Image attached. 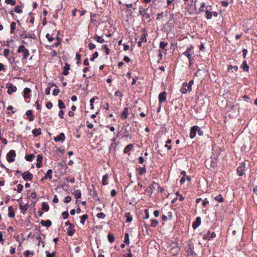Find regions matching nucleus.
Wrapping results in <instances>:
<instances>
[{
  "instance_id": "obj_1",
  "label": "nucleus",
  "mask_w": 257,
  "mask_h": 257,
  "mask_svg": "<svg viewBox=\"0 0 257 257\" xmlns=\"http://www.w3.org/2000/svg\"><path fill=\"white\" fill-rule=\"evenodd\" d=\"M205 7V4L204 2L196 1L195 3V8L197 13H201L204 11Z\"/></svg>"
},
{
  "instance_id": "obj_2",
  "label": "nucleus",
  "mask_w": 257,
  "mask_h": 257,
  "mask_svg": "<svg viewBox=\"0 0 257 257\" xmlns=\"http://www.w3.org/2000/svg\"><path fill=\"white\" fill-rule=\"evenodd\" d=\"M197 132L199 136L202 135V132L201 131L200 128L198 126H194L192 127L191 129L190 134V138H194L196 136Z\"/></svg>"
},
{
  "instance_id": "obj_3",
  "label": "nucleus",
  "mask_w": 257,
  "mask_h": 257,
  "mask_svg": "<svg viewBox=\"0 0 257 257\" xmlns=\"http://www.w3.org/2000/svg\"><path fill=\"white\" fill-rule=\"evenodd\" d=\"M19 53H22L23 56V59H26L29 56V53L28 50L25 48L24 46H20L18 50Z\"/></svg>"
},
{
  "instance_id": "obj_4",
  "label": "nucleus",
  "mask_w": 257,
  "mask_h": 257,
  "mask_svg": "<svg viewBox=\"0 0 257 257\" xmlns=\"http://www.w3.org/2000/svg\"><path fill=\"white\" fill-rule=\"evenodd\" d=\"M16 154L14 150H11L7 154V160L9 162H12L15 160Z\"/></svg>"
},
{
  "instance_id": "obj_5",
  "label": "nucleus",
  "mask_w": 257,
  "mask_h": 257,
  "mask_svg": "<svg viewBox=\"0 0 257 257\" xmlns=\"http://www.w3.org/2000/svg\"><path fill=\"white\" fill-rule=\"evenodd\" d=\"M208 7H206V10L205 11L206 13V17L207 19H211L212 16L214 17H216L218 16V13L215 12H210L209 10H208Z\"/></svg>"
},
{
  "instance_id": "obj_6",
  "label": "nucleus",
  "mask_w": 257,
  "mask_h": 257,
  "mask_svg": "<svg viewBox=\"0 0 257 257\" xmlns=\"http://www.w3.org/2000/svg\"><path fill=\"white\" fill-rule=\"evenodd\" d=\"M6 87L8 88V93L9 94H11L13 92H15L17 90L16 87L11 83L7 84Z\"/></svg>"
},
{
  "instance_id": "obj_7",
  "label": "nucleus",
  "mask_w": 257,
  "mask_h": 257,
  "mask_svg": "<svg viewBox=\"0 0 257 257\" xmlns=\"http://www.w3.org/2000/svg\"><path fill=\"white\" fill-rule=\"evenodd\" d=\"M245 168V163H242L241 165L237 169V173L238 175L241 176L243 174V171Z\"/></svg>"
},
{
  "instance_id": "obj_8",
  "label": "nucleus",
  "mask_w": 257,
  "mask_h": 257,
  "mask_svg": "<svg viewBox=\"0 0 257 257\" xmlns=\"http://www.w3.org/2000/svg\"><path fill=\"white\" fill-rule=\"evenodd\" d=\"M22 177L25 180H31L33 179V175L29 172H25L22 174Z\"/></svg>"
},
{
  "instance_id": "obj_9",
  "label": "nucleus",
  "mask_w": 257,
  "mask_h": 257,
  "mask_svg": "<svg viewBox=\"0 0 257 257\" xmlns=\"http://www.w3.org/2000/svg\"><path fill=\"white\" fill-rule=\"evenodd\" d=\"M166 100V93L164 91L161 93L159 95V100L160 103L165 101Z\"/></svg>"
},
{
  "instance_id": "obj_10",
  "label": "nucleus",
  "mask_w": 257,
  "mask_h": 257,
  "mask_svg": "<svg viewBox=\"0 0 257 257\" xmlns=\"http://www.w3.org/2000/svg\"><path fill=\"white\" fill-rule=\"evenodd\" d=\"M65 139V135L64 133H61L58 136L54 138V140L56 142L62 141L63 142Z\"/></svg>"
},
{
  "instance_id": "obj_11",
  "label": "nucleus",
  "mask_w": 257,
  "mask_h": 257,
  "mask_svg": "<svg viewBox=\"0 0 257 257\" xmlns=\"http://www.w3.org/2000/svg\"><path fill=\"white\" fill-rule=\"evenodd\" d=\"M201 223V218L200 217H197L196 219L195 222H194L192 224V227L193 229H196L197 228Z\"/></svg>"
},
{
  "instance_id": "obj_12",
  "label": "nucleus",
  "mask_w": 257,
  "mask_h": 257,
  "mask_svg": "<svg viewBox=\"0 0 257 257\" xmlns=\"http://www.w3.org/2000/svg\"><path fill=\"white\" fill-rule=\"evenodd\" d=\"M75 232V230L74 229V225H70V226L67 229V233L69 235L72 236Z\"/></svg>"
},
{
  "instance_id": "obj_13",
  "label": "nucleus",
  "mask_w": 257,
  "mask_h": 257,
  "mask_svg": "<svg viewBox=\"0 0 257 257\" xmlns=\"http://www.w3.org/2000/svg\"><path fill=\"white\" fill-rule=\"evenodd\" d=\"M31 90L28 88H26L24 90V96L25 98H28L30 97V93Z\"/></svg>"
},
{
  "instance_id": "obj_14",
  "label": "nucleus",
  "mask_w": 257,
  "mask_h": 257,
  "mask_svg": "<svg viewBox=\"0 0 257 257\" xmlns=\"http://www.w3.org/2000/svg\"><path fill=\"white\" fill-rule=\"evenodd\" d=\"M52 171L51 169H49L47 172L45 177L42 178V180L43 181L44 179H47V178H49L50 179H51L52 178Z\"/></svg>"
},
{
  "instance_id": "obj_15",
  "label": "nucleus",
  "mask_w": 257,
  "mask_h": 257,
  "mask_svg": "<svg viewBox=\"0 0 257 257\" xmlns=\"http://www.w3.org/2000/svg\"><path fill=\"white\" fill-rule=\"evenodd\" d=\"M128 114V108L125 107L124 108L123 112H122L120 117L122 119H125L127 117Z\"/></svg>"
},
{
  "instance_id": "obj_16",
  "label": "nucleus",
  "mask_w": 257,
  "mask_h": 257,
  "mask_svg": "<svg viewBox=\"0 0 257 257\" xmlns=\"http://www.w3.org/2000/svg\"><path fill=\"white\" fill-rule=\"evenodd\" d=\"M193 84V81L190 80L188 84L187 83H184V86L187 87L188 90H189V91H191V86L192 84Z\"/></svg>"
},
{
  "instance_id": "obj_17",
  "label": "nucleus",
  "mask_w": 257,
  "mask_h": 257,
  "mask_svg": "<svg viewBox=\"0 0 257 257\" xmlns=\"http://www.w3.org/2000/svg\"><path fill=\"white\" fill-rule=\"evenodd\" d=\"M191 48H188L184 53L185 55L187 56V57L188 58V59H189V60L190 61H191Z\"/></svg>"
},
{
  "instance_id": "obj_18",
  "label": "nucleus",
  "mask_w": 257,
  "mask_h": 257,
  "mask_svg": "<svg viewBox=\"0 0 257 257\" xmlns=\"http://www.w3.org/2000/svg\"><path fill=\"white\" fill-rule=\"evenodd\" d=\"M43 226L49 227L51 225V222L50 220H42L41 222Z\"/></svg>"
},
{
  "instance_id": "obj_19",
  "label": "nucleus",
  "mask_w": 257,
  "mask_h": 257,
  "mask_svg": "<svg viewBox=\"0 0 257 257\" xmlns=\"http://www.w3.org/2000/svg\"><path fill=\"white\" fill-rule=\"evenodd\" d=\"M133 147L134 146L133 144H130L127 145L124 150V153H127L128 152H130L131 150L133 149Z\"/></svg>"
},
{
  "instance_id": "obj_20",
  "label": "nucleus",
  "mask_w": 257,
  "mask_h": 257,
  "mask_svg": "<svg viewBox=\"0 0 257 257\" xmlns=\"http://www.w3.org/2000/svg\"><path fill=\"white\" fill-rule=\"evenodd\" d=\"M94 39L95 41H96L97 42L99 43H102L104 42V40L102 39V37L98 36H95L94 37Z\"/></svg>"
},
{
  "instance_id": "obj_21",
  "label": "nucleus",
  "mask_w": 257,
  "mask_h": 257,
  "mask_svg": "<svg viewBox=\"0 0 257 257\" xmlns=\"http://www.w3.org/2000/svg\"><path fill=\"white\" fill-rule=\"evenodd\" d=\"M241 67L243 69V70L245 71H248V66L247 64V63L245 61H244L243 62V63L241 65Z\"/></svg>"
},
{
  "instance_id": "obj_22",
  "label": "nucleus",
  "mask_w": 257,
  "mask_h": 257,
  "mask_svg": "<svg viewBox=\"0 0 257 257\" xmlns=\"http://www.w3.org/2000/svg\"><path fill=\"white\" fill-rule=\"evenodd\" d=\"M70 66L66 63L65 66L64 67V71L63 74L64 75H67L68 74V70L69 69Z\"/></svg>"
},
{
  "instance_id": "obj_23",
  "label": "nucleus",
  "mask_w": 257,
  "mask_h": 257,
  "mask_svg": "<svg viewBox=\"0 0 257 257\" xmlns=\"http://www.w3.org/2000/svg\"><path fill=\"white\" fill-rule=\"evenodd\" d=\"M73 194H74V195L75 198H76V199H78L81 197V192L79 190L75 191L73 193Z\"/></svg>"
},
{
  "instance_id": "obj_24",
  "label": "nucleus",
  "mask_w": 257,
  "mask_h": 257,
  "mask_svg": "<svg viewBox=\"0 0 257 257\" xmlns=\"http://www.w3.org/2000/svg\"><path fill=\"white\" fill-rule=\"evenodd\" d=\"M108 178V176L107 174L104 175L102 177V183L103 185H105L107 184V180Z\"/></svg>"
},
{
  "instance_id": "obj_25",
  "label": "nucleus",
  "mask_w": 257,
  "mask_h": 257,
  "mask_svg": "<svg viewBox=\"0 0 257 257\" xmlns=\"http://www.w3.org/2000/svg\"><path fill=\"white\" fill-rule=\"evenodd\" d=\"M33 134L35 137L38 136L41 133V129H35L33 131Z\"/></svg>"
},
{
  "instance_id": "obj_26",
  "label": "nucleus",
  "mask_w": 257,
  "mask_h": 257,
  "mask_svg": "<svg viewBox=\"0 0 257 257\" xmlns=\"http://www.w3.org/2000/svg\"><path fill=\"white\" fill-rule=\"evenodd\" d=\"M215 199L219 202H222L224 201L223 198L220 194L216 196Z\"/></svg>"
},
{
  "instance_id": "obj_27",
  "label": "nucleus",
  "mask_w": 257,
  "mask_h": 257,
  "mask_svg": "<svg viewBox=\"0 0 257 257\" xmlns=\"http://www.w3.org/2000/svg\"><path fill=\"white\" fill-rule=\"evenodd\" d=\"M26 114L29 116V119L30 121H32L33 120V118L32 117V111L30 110H28L26 112Z\"/></svg>"
},
{
  "instance_id": "obj_28",
  "label": "nucleus",
  "mask_w": 257,
  "mask_h": 257,
  "mask_svg": "<svg viewBox=\"0 0 257 257\" xmlns=\"http://www.w3.org/2000/svg\"><path fill=\"white\" fill-rule=\"evenodd\" d=\"M180 91L183 94H185L187 92V91H189L187 87L184 86V83L183 84L182 87H181L180 89Z\"/></svg>"
},
{
  "instance_id": "obj_29",
  "label": "nucleus",
  "mask_w": 257,
  "mask_h": 257,
  "mask_svg": "<svg viewBox=\"0 0 257 257\" xmlns=\"http://www.w3.org/2000/svg\"><path fill=\"white\" fill-rule=\"evenodd\" d=\"M20 209L24 212H25L28 208V204H26L25 205H23L22 204H20Z\"/></svg>"
},
{
  "instance_id": "obj_30",
  "label": "nucleus",
  "mask_w": 257,
  "mask_h": 257,
  "mask_svg": "<svg viewBox=\"0 0 257 257\" xmlns=\"http://www.w3.org/2000/svg\"><path fill=\"white\" fill-rule=\"evenodd\" d=\"M125 216L126 218V221L127 222H131L132 221V217L131 216V214L130 213H126L125 214Z\"/></svg>"
},
{
  "instance_id": "obj_31",
  "label": "nucleus",
  "mask_w": 257,
  "mask_h": 257,
  "mask_svg": "<svg viewBox=\"0 0 257 257\" xmlns=\"http://www.w3.org/2000/svg\"><path fill=\"white\" fill-rule=\"evenodd\" d=\"M146 36H147V34L145 32L142 36H141V42H146L147 41V38H146Z\"/></svg>"
},
{
  "instance_id": "obj_32",
  "label": "nucleus",
  "mask_w": 257,
  "mask_h": 257,
  "mask_svg": "<svg viewBox=\"0 0 257 257\" xmlns=\"http://www.w3.org/2000/svg\"><path fill=\"white\" fill-rule=\"evenodd\" d=\"M42 209L45 211H48L49 209V206L46 203L44 202L42 204Z\"/></svg>"
},
{
  "instance_id": "obj_33",
  "label": "nucleus",
  "mask_w": 257,
  "mask_h": 257,
  "mask_svg": "<svg viewBox=\"0 0 257 257\" xmlns=\"http://www.w3.org/2000/svg\"><path fill=\"white\" fill-rule=\"evenodd\" d=\"M16 27V23L15 22H12L11 24V32L13 33L14 31L15 30Z\"/></svg>"
},
{
  "instance_id": "obj_34",
  "label": "nucleus",
  "mask_w": 257,
  "mask_h": 257,
  "mask_svg": "<svg viewBox=\"0 0 257 257\" xmlns=\"http://www.w3.org/2000/svg\"><path fill=\"white\" fill-rule=\"evenodd\" d=\"M9 210L10 211V213H9V216L10 217H13L15 216V213L12 210V207L10 206L9 207Z\"/></svg>"
},
{
  "instance_id": "obj_35",
  "label": "nucleus",
  "mask_w": 257,
  "mask_h": 257,
  "mask_svg": "<svg viewBox=\"0 0 257 257\" xmlns=\"http://www.w3.org/2000/svg\"><path fill=\"white\" fill-rule=\"evenodd\" d=\"M58 106L60 108H64L65 107L64 103L61 100L58 101Z\"/></svg>"
},
{
  "instance_id": "obj_36",
  "label": "nucleus",
  "mask_w": 257,
  "mask_h": 257,
  "mask_svg": "<svg viewBox=\"0 0 257 257\" xmlns=\"http://www.w3.org/2000/svg\"><path fill=\"white\" fill-rule=\"evenodd\" d=\"M124 242L126 244H128L130 243L129 236L128 233H125L124 235Z\"/></svg>"
},
{
  "instance_id": "obj_37",
  "label": "nucleus",
  "mask_w": 257,
  "mask_h": 257,
  "mask_svg": "<svg viewBox=\"0 0 257 257\" xmlns=\"http://www.w3.org/2000/svg\"><path fill=\"white\" fill-rule=\"evenodd\" d=\"M227 69L228 71L234 69V71H236L238 70V67L236 66H232L231 65H228Z\"/></svg>"
},
{
  "instance_id": "obj_38",
  "label": "nucleus",
  "mask_w": 257,
  "mask_h": 257,
  "mask_svg": "<svg viewBox=\"0 0 257 257\" xmlns=\"http://www.w3.org/2000/svg\"><path fill=\"white\" fill-rule=\"evenodd\" d=\"M35 158V156L33 155H31L29 156H27L26 157V159L27 161H32Z\"/></svg>"
},
{
  "instance_id": "obj_39",
  "label": "nucleus",
  "mask_w": 257,
  "mask_h": 257,
  "mask_svg": "<svg viewBox=\"0 0 257 257\" xmlns=\"http://www.w3.org/2000/svg\"><path fill=\"white\" fill-rule=\"evenodd\" d=\"M108 239L110 242H112L114 241V236L112 234H108Z\"/></svg>"
},
{
  "instance_id": "obj_40",
  "label": "nucleus",
  "mask_w": 257,
  "mask_h": 257,
  "mask_svg": "<svg viewBox=\"0 0 257 257\" xmlns=\"http://www.w3.org/2000/svg\"><path fill=\"white\" fill-rule=\"evenodd\" d=\"M87 218H88V216H87L86 214H84V215H83L81 217V223L82 224H84L85 221L87 219Z\"/></svg>"
},
{
  "instance_id": "obj_41",
  "label": "nucleus",
  "mask_w": 257,
  "mask_h": 257,
  "mask_svg": "<svg viewBox=\"0 0 257 257\" xmlns=\"http://www.w3.org/2000/svg\"><path fill=\"white\" fill-rule=\"evenodd\" d=\"M158 224V222L156 220L153 219L151 220V226L156 227Z\"/></svg>"
},
{
  "instance_id": "obj_42",
  "label": "nucleus",
  "mask_w": 257,
  "mask_h": 257,
  "mask_svg": "<svg viewBox=\"0 0 257 257\" xmlns=\"http://www.w3.org/2000/svg\"><path fill=\"white\" fill-rule=\"evenodd\" d=\"M216 166V160H212L210 163V166L212 168H214Z\"/></svg>"
},
{
  "instance_id": "obj_43",
  "label": "nucleus",
  "mask_w": 257,
  "mask_h": 257,
  "mask_svg": "<svg viewBox=\"0 0 257 257\" xmlns=\"http://www.w3.org/2000/svg\"><path fill=\"white\" fill-rule=\"evenodd\" d=\"M97 217L99 218L103 219L105 217V215L103 213H99L97 214Z\"/></svg>"
},
{
  "instance_id": "obj_44",
  "label": "nucleus",
  "mask_w": 257,
  "mask_h": 257,
  "mask_svg": "<svg viewBox=\"0 0 257 257\" xmlns=\"http://www.w3.org/2000/svg\"><path fill=\"white\" fill-rule=\"evenodd\" d=\"M95 98H96V97H93V98H91L90 100V106H91V109H93L94 108L93 102H94Z\"/></svg>"
},
{
  "instance_id": "obj_45",
  "label": "nucleus",
  "mask_w": 257,
  "mask_h": 257,
  "mask_svg": "<svg viewBox=\"0 0 257 257\" xmlns=\"http://www.w3.org/2000/svg\"><path fill=\"white\" fill-rule=\"evenodd\" d=\"M46 254L47 257H54V256H55V252H54L50 253L49 251H46Z\"/></svg>"
},
{
  "instance_id": "obj_46",
  "label": "nucleus",
  "mask_w": 257,
  "mask_h": 257,
  "mask_svg": "<svg viewBox=\"0 0 257 257\" xmlns=\"http://www.w3.org/2000/svg\"><path fill=\"white\" fill-rule=\"evenodd\" d=\"M98 56V53L97 52H95L94 53V54L92 55V57L90 58L91 61H94V60Z\"/></svg>"
},
{
  "instance_id": "obj_47",
  "label": "nucleus",
  "mask_w": 257,
  "mask_h": 257,
  "mask_svg": "<svg viewBox=\"0 0 257 257\" xmlns=\"http://www.w3.org/2000/svg\"><path fill=\"white\" fill-rule=\"evenodd\" d=\"M189 249L187 250L188 252L191 254H195V252H194L193 249L191 247V245H189Z\"/></svg>"
},
{
  "instance_id": "obj_48",
  "label": "nucleus",
  "mask_w": 257,
  "mask_h": 257,
  "mask_svg": "<svg viewBox=\"0 0 257 257\" xmlns=\"http://www.w3.org/2000/svg\"><path fill=\"white\" fill-rule=\"evenodd\" d=\"M6 3L8 4H11L12 6L15 5V1L14 0H6Z\"/></svg>"
},
{
  "instance_id": "obj_49",
  "label": "nucleus",
  "mask_w": 257,
  "mask_h": 257,
  "mask_svg": "<svg viewBox=\"0 0 257 257\" xmlns=\"http://www.w3.org/2000/svg\"><path fill=\"white\" fill-rule=\"evenodd\" d=\"M23 188V186L21 184H19L17 186V191L19 193L21 192Z\"/></svg>"
},
{
  "instance_id": "obj_50",
  "label": "nucleus",
  "mask_w": 257,
  "mask_h": 257,
  "mask_svg": "<svg viewBox=\"0 0 257 257\" xmlns=\"http://www.w3.org/2000/svg\"><path fill=\"white\" fill-rule=\"evenodd\" d=\"M139 170H140V175H143V174H145L146 172V169L144 167L139 168Z\"/></svg>"
},
{
  "instance_id": "obj_51",
  "label": "nucleus",
  "mask_w": 257,
  "mask_h": 257,
  "mask_svg": "<svg viewBox=\"0 0 257 257\" xmlns=\"http://www.w3.org/2000/svg\"><path fill=\"white\" fill-rule=\"evenodd\" d=\"M33 254L34 253L33 252H31L29 250H27L25 253V255L26 257H29L30 254L33 255Z\"/></svg>"
},
{
  "instance_id": "obj_52",
  "label": "nucleus",
  "mask_w": 257,
  "mask_h": 257,
  "mask_svg": "<svg viewBox=\"0 0 257 257\" xmlns=\"http://www.w3.org/2000/svg\"><path fill=\"white\" fill-rule=\"evenodd\" d=\"M166 46L167 43H165L164 42H161L160 44V48H161L162 49H164Z\"/></svg>"
},
{
  "instance_id": "obj_53",
  "label": "nucleus",
  "mask_w": 257,
  "mask_h": 257,
  "mask_svg": "<svg viewBox=\"0 0 257 257\" xmlns=\"http://www.w3.org/2000/svg\"><path fill=\"white\" fill-rule=\"evenodd\" d=\"M71 200V197L69 196H67L65 198V202L67 203H69V202H70Z\"/></svg>"
},
{
  "instance_id": "obj_54",
  "label": "nucleus",
  "mask_w": 257,
  "mask_h": 257,
  "mask_svg": "<svg viewBox=\"0 0 257 257\" xmlns=\"http://www.w3.org/2000/svg\"><path fill=\"white\" fill-rule=\"evenodd\" d=\"M42 159H43V157L42 156V155H38L37 156V161L38 162H42Z\"/></svg>"
},
{
  "instance_id": "obj_55",
  "label": "nucleus",
  "mask_w": 257,
  "mask_h": 257,
  "mask_svg": "<svg viewBox=\"0 0 257 257\" xmlns=\"http://www.w3.org/2000/svg\"><path fill=\"white\" fill-rule=\"evenodd\" d=\"M15 12L18 13H20L22 12V11L20 7H16L15 8Z\"/></svg>"
},
{
  "instance_id": "obj_56",
  "label": "nucleus",
  "mask_w": 257,
  "mask_h": 257,
  "mask_svg": "<svg viewBox=\"0 0 257 257\" xmlns=\"http://www.w3.org/2000/svg\"><path fill=\"white\" fill-rule=\"evenodd\" d=\"M62 215L63 218L65 219L67 218V217L68 216V213L67 212H63Z\"/></svg>"
},
{
  "instance_id": "obj_57",
  "label": "nucleus",
  "mask_w": 257,
  "mask_h": 257,
  "mask_svg": "<svg viewBox=\"0 0 257 257\" xmlns=\"http://www.w3.org/2000/svg\"><path fill=\"white\" fill-rule=\"evenodd\" d=\"M102 47L105 49L106 54L108 55L109 54V49L107 47V45H104Z\"/></svg>"
},
{
  "instance_id": "obj_58",
  "label": "nucleus",
  "mask_w": 257,
  "mask_h": 257,
  "mask_svg": "<svg viewBox=\"0 0 257 257\" xmlns=\"http://www.w3.org/2000/svg\"><path fill=\"white\" fill-rule=\"evenodd\" d=\"M59 92V90L58 89H55L54 90L53 92V94L54 95H57Z\"/></svg>"
},
{
  "instance_id": "obj_59",
  "label": "nucleus",
  "mask_w": 257,
  "mask_h": 257,
  "mask_svg": "<svg viewBox=\"0 0 257 257\" xmlns=\"http://www.w3.org/2000/svg\"><path fill=\"white\" fill-rule=\"evenodd\" d=\"M89 49L90 50H92L93 49L95 48V45L94 44H92V43H90L89 45Z\"/></svg>"
},
{
  "instance_id": "obj_60",
  "label": "nucleus",
  "mask_w": 257,
  "mask_h": 257,
  "mask_svg": "<svg viewBox=\"0 0 257 257\" xmlns=\"http://www.w3.org/2000/svg\"><path fill=\"white\" fill-rule=\"evenodd\" d=\"M9 53V50L7 49H6L4 51V54L5 56L7 57Z\"/></svg>"
},
{
  "instance_id": "obj_61",
  "label": "nucleus",
  "mask_w": 257,
  "mask_h": 257,
  "mask_svg": "<svg viewBox=\"0 0 257 257\" xmlns=\"http://www.w3.org/2000/svg\"><path fill=\"white\" fill-rule=\"evenodd\" d=\"M115 95L116 96H119V97H122V94L121 93L120 91H117L115 93Z\"/></svg>"
},
{
  "instance_id": "obj_62",
  "label": "nucleus",
  "mask_w": 257,
  "mask_h": 257,
  "mask_svg": "<svg viewBox=\"0 0 257 257\" xmlns=\"http://www.w3.org/2000/svg\"><path fill=\"white\" fill-rule=\"evenodd\" d=\"M64 114V112L63 110H60L59 113V116L61 118H63V115Z\"/></svg>"
},
{
  "instance_id": "obj_63",
  "label": "nucleus",
  "mask_w": 257,
  "mask_h": 257,
  "mask_svg": "<svg viewBox=\"0 0 257 257\" xmlns=\"http://www.w3.org/2000/svg\"><path fill=\"white\" fill-rule=\"evenodd\" d=\"M50 91H51V88L50 87H48L46 89V90H45V93L47 95H49L50 93Z\"/></svg>"
},
{
  "instance_id": "obj_64",
  "label": "nucleus",
  "mask_w": 257,
  "mask_h": 257,
  "mask_svg": "<svg viewBox=\"0 0 257 257\" xmlns=\"http://www.w3.org/2000/svg\"><path fill=\"white\" fill-rule=\"evenodd\" d=\"M46 37L48 38V41L50 42H51L53 40V38L52 37H51L48 34L46 35Z\"/></svg>"
}]
</instances>
